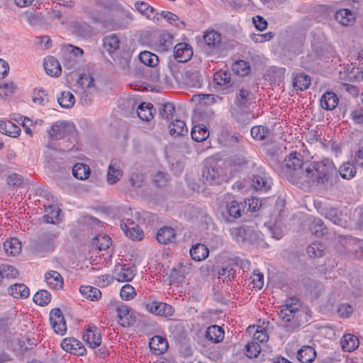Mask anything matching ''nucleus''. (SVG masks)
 <instances>
[{"instance_id": "1", "label": "nucleus", "mask_w": 363, "mask_h": 363, "mask_svg": "<svg viewBox=\"0 0 363 363\" xmlns=\"http://www.w3.org/2000/svg\"><path fill=\"white\" fill-rule=\"evenodd\" d=\"M284 163L287 179L301 188H308L315 183L328 187L339 179L336 167L329 159L313 162L304 160L301 153L294 152L286 157Z\"/></svg>"}, {"instance_id": "2", "label": "nucleus", "mask_w": 363, "mask_h": 363, "mask_svg": "<svg viewBox=\"0 0 363 363\" xmlns=\"http://www.w3.org/2000/svg\"><path fill=\"white\" fill-rule=\"evenodd\" d=\"M279 318L285 323V328L287 331L292 332L302 325L308 322L310 315L306 309L300 308V304L296 301H287L282 306L278 313Z\"/></svg>"}, {"instance_id": "3", "label": "nucleus", "mask_w": 363, "mask_h": 363, "mask_svg": "<svg viewBox=\"0 0 363 363\" xmlns=\"http://www.w3.org/2000/svg\"><path fill=\"white\" fill-rule=\"evenodd\" d=\"M87 14L94 22L110 30H115L121 27L117 17L112 11V4L109 0H97L95 8L87 11Z\"/></svg>"}, {"instance_id": "4", "label": "nucleus", "mask_w": 363, "mask_h": 363, "mask_svg": "<svg viewBox=\"0 0 363 363\" xmlns=\"http://www.w3.org/2000/svg\"><path fill=\"white\" fill-rule=\"evenodd\" d=\"M254 102L252 94L245 88L238 90L234 106L230 108L232 116L238 121H244L249 111L250 105Z\"/></svg>"}, {"instance_id": "5", "label": "nucleus", "mask_w": 363, "mask_h": 363, "mask_svg": "<svg viewBox=\"0 0 363 363\" xmlns=\"http://www.w3.org/2000/svg\"><path fill=\"white\" fill-rule=\"evenodd\" d=\"M230 235L238 243L243 245L253 244L259 238V233L247 225L230 228Z\"/></svg>"}, {"instance_id": "6", "label": "nucleus", "mask_w": 363, "mask_h": 363, "mask_svg": "<svg viewBox=\"0 0 363 363\" xmlns=\"http://www.w3.org/2000/svg\"><path fill=\"white\" fill-rule=\"evenodd\" d=\"M203 179L210 184H221L228 180V176L224 169L219 165L206 167L202 172Z\"/></svg>"}, {"instance_id": "7", "label": "nucleus", "mask_w": 363, "mask_h": 363, "mask_svg": "<svg viewBox=\"0 0 363 363\" xmlns=\"http://www.w3.org/2000/svg\"><path fill=\"white\" fill-rule=\"evenodd\" d=\"M203 48L209 54L217 53L222 48L221 34L215 30L206 32L203 35Z\"/></svg>"}, {"instance_id": "8", "label": "nucleus", "mask_w": 363, "mask_h": 363, "mask_svg": "<svg viewBox=\"0 0 363 363\" xmlns=\"http://www.w3.org/2000/svg\"><path fill=\"white\" fill-rule=\"evenodd\" d=\"M73 124L66 121H56L47 130L49 138L57 140L65 137L74 130Z\"/></svg>"}, {"instance_id": "9", "label": "nucleus", "mask_w": 363, "mask_h": 363, "mask_svg": "<svg viewBox=\"0 0 363 363\" xmlns=\"http://www.w3.org/2000/svg\"><path fill=\"white\" fill-rule=\"evenodd\" d=\"M136 274V268L130 264H118L113 271V278L118 282H128L133 280Z\"/></svg>"}, {"instance_id": "10", "label": "nucleus", "mask_w": 363, "mask_h": 363, "mask_svg": "<svg viewBox=\"0 0 363 363\" xmlns=\"http://www.w3.org/2000/svg\"><path fill=\"white\" fill-rule=\"evenodd\" d=\"M82 337L86 345L92 349L99 347L101 342V331L94 325H88L86 327Z\"/></svg>"}, {"instance_id": "11", "label": "nucleus", "mask_w": 363, "mask_h": 363, "mask_svg": "<svg viewBox=\"0 0 363 363\" xmlns=\"http://www.w3.org/2000/svg\"><path fill=\"white\" fill-rule=\"evenodd\" d=\"M50 323L55 333L63 335L67 331V325L60 309L56 308L50 313Z\"/></svg>"}, {"instance_id": "12", "label": "nucleus", "mask_w": 363, "mask_h": 363, "mask_svg": "<svg viewBox=\"0 0 363 363\" xmlns=\"http://www.w3.org/2000/svg\"><path fill=\"white\" fill-rule=\"evenodd\" d=\"M145 307L151 313L164 317H169L174 313V309L171 305L157 301H149Z\"/></svg>"}, {"instance_id": "13", "label": "nucleus", "mask_w": 363, "mask_h": 363, "mask_svg": "<svg viewBox=\"0 0 363 363\" xmlns=\"http://www.w3.org/2000/svg\"><path fill=\"white\" fill-rule=\"evenodd\" d=\"M62 348L66 352L82 356L86 353V349L84 345L78 340L69 337L65 338L62 341Z\"/></svg>"}, {"instance_id": "14", "label": "nucleus", "mask_w": 363, "mask_h": 363, "mask_svg": "<svg viewBox=\"0 0 363 363\" xmlns=\"http://www.w3.org/2000/svg\"><path fill=\"white\" fill-rule=\"evenodd\" d=\"M118 321L123 327L133 325L135 322V317L133 315L130 308L125 304H121L117 307Z\"/></svg>"}, {"instance_id": "15", "label": "nucleus", "mask_w": 363, "mask_h": 363, "mask_svg": "<svg viewBox=\"0 0 363 363\" xmlns=\"http://www.w3.org/2000/svg\"><path fill=\"white\" fill-rule=\"evenodd\" d=\"M193 55L191 47L185 43H178L174 48V57L179 62H185Z\"/></svg>"}, {"instance_id": "16", "label": "nucleus", "mask_w": 363, "mask_h": 363, "mask_svg": "<svg viewBox=\"0 0 363 363\" xmlns=\"http://www.w3.org/2000/svg\"><path fill=\"white\" fill-rule=\"evenodd\" d=\"M251 185L256 190L267 191L271 187L269 178L265 172L259 171L252 175Z\"/></svg>"}, {"instance_id": "17", "label": "nucleus", "mask_w": 363, "mask_h": 363, "mask_svg": "<svg viewBox=\"0 0 363 363\" xmlns=\"http://www.w3.org/2000/svg\"><path fill=\"white\" fill-rule=\"evenodd\" d=\"M157 240L163 245H167L175 242L176 233L173 228L164 226L160 228L156 234Z\"/></svg>"}, {"instance_id": "18", "label": "nucleus", "mask_w": 363, "mask_h": 363, "mask_svg": "<svg viewBox=\"0 0 363 363\" xmlns=\"http://www.w3.org/2000/svg\"><path fill=\"white\" fill-rule=\"evenodd\" d=\"M122 176L121 162L116 159L112 160L109 164L107 172V182L110 184L116 183Z\"/></svg>"}, {"instance_id": "19", "label": "nucleus", "mask_w": 363, "mask_h": 363, "mask_svg": "<svg viewBox=\"0 0 363 363\" xmlns=\"http://www.w3.org/2000/svg\"><path fill=\"white\" fill-rule=\"evenodd\" d=\"M149 347L155 354H161L167 351L168 342L165 337L155 335L150 339Z\"/></svg>"}, {"instance_id": "20", "label": "nucleus", "mask_w": 363, "mask_h": 363, "mask_svg": "<svg viewBox=\"0 0 363 363\" xmlns=\"http://www.w3.org/2000/svg\"><path fill=\"white\" fill-rule=\"evenodd\" d=\"M44 68L46 73L52 77H58L62 73L59 61L52 56H49L45 59Z\"/></svg>"}, {"instance_id": "21", "label": "nucleus", "mask_w": 363, "mask_h": 363, "mask_svg": "<svg viewBox=\"0 0 363 363\" xmlns=\"http://www.w3.org/2000/svg\"><path fill=\"white\" fill-rule=\"evenodd\" d=\"M45 280L48 286L52 289H60L63 286V279L57 271L51 270L45 273Z\"/></svg>"}, {"instance_id": "22", "label": "nucleus", "mask_w": 363, "mask_h": 363, "mask_svg": "<svg viewBox=\"0 0 363 363\" xmlns=\"http://www.w3.org/2000/svg\"><path fill=\"white\" fill-rule=\"evenodd\" d=\"M339 99L337 95L331 91H327L322 96L320 104V106L328 111L333 110L338 104Z\"/></svg>"}, {"instance_id": "23", "label": "nucleus", "mask_w": 363, "mask_h": 363, "mask_svg": "<svg viewBox=\"0 0 363 363\" xmlns=\"http://www.w3.org/2000/svg\"><path fill=\"white\" fill-rule=\"evenodd\" d=\"M335 20L340 24L344 26H349L354 23L355 21V15L349 9H340L337 11L335 16Z\"/></svg>"}, {"instance_id": "24", "label": "nucleus", "mask_w": 363, "mask_h": 363, "mask_svg": "<svg viewBox=\"0 0 363 363\" xmlns=\"http://www.w3.org/2000/svg\"><path fill=\"white\" fill-rule=\"evenodd\" d=\"M205 336L211 342L218 343L224 338V330L218 325H211L207 328Z\"/></svg>"}, {"instance_id": "25", "label": "nucleus", "mask_w": 363, "mask_h": 363, "mask_svg": "<svg viewBox=\"0 0 363 363\" xmlns=\"http://www.w3.org/2000/svg\"><path fill=\"white\" fill-rule=\"evenodd\" d=\"M315 349L308 345L303 346L297 352V358L301 363H311L315 359Z\"/></svg>"}, {"instance_id": "26", "label": "nucleus", "mask_w": 363, "mask_h": 363, "mask_svg": "<svg viewBox=\"0 0 363 363\" xmlns=\"http://www.w3.org/2000/svg\"><path fill=\"white\" fill-rule=\"evenodd\" d=\"M4 250L7 255L16 256L21 252V242L16 238L8 239L4 243Z\"/></svg>"}, {"instance_id": "27", "label": "nucleus", "mask_w": 363, "mask_h": 363, "mask_svg": "<svg viewBox=\"0 0 363 363\" xmlns=\"http://www.w3.org/2000/svg\"><path fill=\"white\" fill-rule=\"evenodd\" d=\"M340 344L345 352H350L358 348L359 342L354 335L346 334L342 337Z\"/></svg>"}, {"instance_id": "28", "label": "nucleus", "mask_w": 363, "mask_h": 363, "mask_svg": "<svg viewBox=\"0 0 363 363\" xmlns=\"http://www.w3.org/2000/svg\"><path fill=\"white\" fill-rule=\"evenodd\" d=\"M8 291L15 298H26L30 295V290L24 284H12Z\"/></svg>"}, {"instance_id": "29", "label": "nucleus", "mask_w": 363, "mask_h": 363, "mask_svg": "<svg viewBox=\"0 0 363 363\" xmlns=\"http://www.w3.org/2000/svg\"><path fill=\"white\" fill-rule=\"evenodd\" d=\"M208 247L201 243L194 245L190 249V255L191 258L195 261H201L205 259L208 256Z\"/></svg>"}, {"instance_id": "30", "label": "nucleus", "mask_w": 363, "mask_h": 363, "mask_svg": "<svg viewBox=\"0 0 363 363\" xmlns=\"http://www.w3.org/2000/svg\"><path fill=\"white\" fill-rule=\"evenodd\" d=\"M131 227L128 226L125 223L121 224V227L126 236L132 240H141L143 237V230L138 225L133 223H131Z\"/></svg>"}, {"instance_id": "31", "label": "nucleus", "mask_w": 363, "mask_h": 363, "mask_svg": "<svg viewBox=\"0 0 363 363\" xmlns=\"http://www.w3.org/2000/svg\"><path fill=\"white\" fill-rule=\"evenodd\" d=\"M54 235L46 234L42 236L36 244V250L38 252H51L53 250Z\"/></svg>"}, {"instance_id": "32", "label": "nucleus", "mask_w": 363, "mask_h": 363, "mask_svg": "<svg viewBox=\"0 0 363 363\" xmlns=\"http://www.w3.org/2000/svg\"><path fill=\"white\" fill-rule=\"evenodd\" d=\"M318 211L322 216L330 220L334 224L340 225L341 218L338 215L337 208L333 207H323L318 208Z\"/></svg>"}, {"instance_id": "33", "label": "nucleus", "mask_w": 363, "mask_h": 363, "mask_svg": "<svg viewBox=\"0 0 363 363\" xmlns=\"http://www.w3.org/2000/svg\"><path fill=\"white\" fill-rule=\"evenodd\" d=\"M169 133L171 135L178 137L188 133L186 123L182 120H175L169 125Z\"/></svg>"}, {"instance_id": "34", "label": "nucleus", "mask_w": 363, "mask_h": 363, "mask_svg": "<svg viewBox=\"0 0 363 363\" xmlns=\"http://www.w3.org/2000/svg\"><path fill=\"white\" fill-rule=\"evenodd\" d=\"M79 291L85 298L92 301H98L101 297V291L91 286H82Z\"/></svg>"}, {"instance_id": "35", "label": "nucleus", "mask_w": 363, "mask_h": 363, "mask_svg": "<svg viewBox=\"0 0 363 363\" xmlns=\"http://www.w3.org/2000/svg\"><path fill=\"white\" fill-rule=\"evenodd\" d=\"M0 132L13 138L20 135L21 128L13 122L8 121L0 123Z\"/></svg>"}, {"instance_id": "36", "label": "nucleus", "mask_w": 363, "mask_h": 363, "mask_svg": "<svg viewBox=\"0 0 363 363\" xmlns=\"http://www.w3.org/2000/svg\"><path fill=\"white\" fill-rule=\"evenodd\" d=\"M103 45L104 49L111 54L119 48L120 40L116 34H111L103 39Z\"/></svg>"}, {"instance_id": "37", "label": "nucleus", "mask_w": 363, "mask_h": 363, "mask_svg": "<svg viewBox=\"0 0 363 363\" xmlns=\"http://www.w3.org/2000/svg\"><path fill=\"white\" fill-rule=\"evenodd\" d=\"M191 135L194 140L202 142L208 138L209 131L204 125L199 124L192 128Z\"/></svg>"}, {"instance_id": "38", "label": "nucleus", "mask_w": 363, "mask_h": 363, "mask_svg": "<svg viewBox=\"0 0 363 363\" xmlns=\"http://www.w3.org/2000/svg\"><path fill=\"white\" fill-rule=\"evenodd\" d=\"M152 108L150 103H141L137 109L138 117L143 121H149L153 118Z\"/></svg>"}, {"instance_id": "39", "label": "nucleus", "mask_w": 363, "mask_h": 363, "mask_svg": "<svg viewBox=\"0 0 363 363\" xmlns=\"http://www.w3.org/2000/svg\"><path fill=\"white\" fill-rule=\"evenodd\" d=\"M311 84V79L308 75L304 73H298L294 78V86L301 91L305 90L309 87Z\"/></svg>"}, {"instance_id": "40", "label": "nucleus", "mask_w": 363, "mask_h": 363, "mask_svg": "<svg viewBox=\"0 0 363 363\" xmlns=\"http://www.w3.org/2000/svg\"><path fill=\"white\" fill-rule=\"evenodd\" d=\"M111 244V238L104 234H99L92 239V245L99 250L108 249Z\"/></svg>"}, {"instance_id": "41", "label": "nucleus", "mask_w": 363, "mask_h": 363, "mask_svg": "<svg viewBox=\"0 0 363 363\" xmlns=\"http://www.w3.org/2000/svg\"><path fill=\"white\" fill-rule=\"evenodd\" d=\"M90 169L88 165L82 163H77L72 167V174L78 179H85L89 177Z\"/></svg>"}, {"instance_id": "42", "label": "nucleus", "mask_w": 363, "mask_h": 363, "mask_svg": "<svg viewBox=\"0 0 363 363\" xmlns=\"http://www.w3.org/2000/svg\"><path fill=\"white\" fill-rule=\"evenodd\" d=\"M60 106L64 108H72L75 102L74 96L70 91H62L57 98Z\"/></svg>"}, {"instance_id": "43", "label": "nucleus", "mask_w": 363, "mask_h": 363, "mask_svg": "<svg viewBox=\"0 0 363 363\" xmlns=\"http://www.w3.org/2000/svg\"><path fill=\"white\" fill-rule=\"evenodd\" d=\"M310 229L313 234L317 236H323L328 233V228L319 218H315L311 223Z\"/></svg>"}, {"instance_id": "44", "label": "nucleus", "mask_w": 363, "mask_h": 363, "mask_svg": "<svg viewBox=\"0 0 363 363\" xmlns=\"http://www.w3.org/2000/svg\"><path fill=\"white\" fill-rule=\"evenodd\" d=\"M252 137L257 140H262L268 138L271 133L270 130L263 125H256L251 128Z\"/></svg>"}, {"instance_id": "45", "label": "nucleus", "mask_w": 363, "mask_h": 363, "mask_svg": "<svg viewBox=\"0 0 363 363\" xmlns=\"http://www.w3.org/2000/svg\"><path fill=\"white\" fill-rule=\"evenodd\" d=\"M138 57L142 63L149 67H154L158 63V57L148 51L141 52Z\"/></svg>"}, {"instance_id": "46", "label": "nucleus", "mask_w": 363, "mask_h": 363, "mask_svg": "<svg viewBox=\"0 0 363 363\" xmlns=\"http://www.w3.org/2000/svg\"><path fill=\"white\" fill-rule=\"evenodd\" d=\"M60 209L53 206H50L46 210V214L43 217V221L47 223H55L60 220Z\"/></svg>"}, {"instance_id": "47", "label": "nucleus", "mask_w": 363, "mask_h": 363, "mask_svg": "<svg viewBox=\"0 0 363 363\" xmlns=\"http://www.w3.org/2000/svg\"><path fill=\"white\" fill-rule=\"evenodd\" d=\"M242 212H244V205L241 202L233 201L228 205V213L233 218H240Z\"/></svg>"}, {"instance_id": "48", "label": "nucleus", "mask_w": 363, "mask_h": 363, "mask_svg": "<svg viewBox=\"0 0 363 363\" xmlns=\"http://www.w3.org/2000/svg\"><path fill=\"white\" fill-rule=\"evenodd\" d=\"M51 301V294L47 290H39L33 296V301L39 306L48 305Z\"/></svg>"}, {"instance_id": "49", "label": "nucleus", "mask_w": 363, "mask_h": 363, "mask_svg": "<svg viewBox=\"0 0 363 363\" xmlns=\"http://www.w3.org/2000/svg\"><path fill=\"white\" fill-rule=\"evenodd\" d=\"M339 173L343 179H350L354 177L356 168L350 162L344 163L340 167Z\"/></svg>"}, {"instance_id": "50", "label": "nucleus", "mask_w": 363, "mask_h": 363, "mask_svg": "<svg viewBox=\"0 0 363 363\" xmlns=\"http://www.w3.org/2000/svg\"><path fill=\"white\" fill-rule=\"evenodd\" d=\"M324 245L318 242H314L307 248V253L311 257H320L323 255Z\"/></svg>"}, {"instance_id": "51", "label": "nucleus", "mask_w": 363, "mask_h": 363, "mask_svg": "<svg viewBox=\"0 0 363 363\" xmlns=\"http://www.w3.org/2000/svg\"><path fill=\"white\" fill-rule=\"evenodd\" d=\"M261 352V347L257 342L252 341L245 345V354L249 358L257 357Z\"/></svg>"}, {"instance_id": "52", "label": "nucleus", "mask_w": 363, "mask_h": 363, "mask_svg": "<svg viewBox=\"0 0 363 363\" xmlns=\"http://www.w3.org/2000/svg\"><path fill=\"white\" fill-rule=\"evenodd\" d=\"M235 270L232 265L223 267L218 271V278L222 279L223 281H230L234 278Z\"/></svg>"}, {"instance_id": "53", "label": "nucleus", "mask_w": 363, "mask_h": 363, "mask_svg": "<svg viewBox=\"0 0 363 363\" xmlns=\"http://www.w3.org/2000/svg\"><path fill=\"white\" fill-rule=\"evenodd\" d=\"M174 113V106L172 103L161 104L159 108V113L164 119L169 120Z\"/></svg>"}, {"instance_id": "54", "label": "nucleus", "mask_w": 363, "mask_h": 363, "mask_svg": "<svg viewBox=\"0 0 363 363\" xmlns=\"http://www.w3.org/2000/svg\"><path fill=\"white\" fill-rule=\"evenodd\" d=\"M120 295L122 299L129 301L135 298L136 291L133 286L127 284L121 288Z\"/></svg>"}, {"instance_id": "55", "label": "nucleus", "mask_w": 363, "mask_h": 363, "mask_svg": "<svg viewBox=\"0 0 363 363\" xmlns=\"http://www.w3.org/2000/svg\"><path fill=\"white\" fill-rule=\"evenodd\" d=\"M33 101L35 104L44 106L48 101V97L44 89L34 90Z\"/></svg>"}, {"instance_id": "56", "label": "nucleus", "mask_w": 363, "mask_h": 363, "mask_svg": "<svg viewBox=\"0 0 363 363\" xmlns=\"http://www.w3.org/2000/svg\"><path fill=\"white\" fill-rule=\"evenodd\" d=\"M213 80L218 85H228L230 82V74L227 72H216L214 74Z\"/></svg>"}, {"instance_id": "57", "label": "nucleus", "mask_w": 363, "mask_h": 363, "mask_svg": "<svg viewBox=\"0 0 363 363\" xmlns=\"http://www.w3.org/2000/svg\"><path fill=\"white\" fill-rule=\"evenodd\" d=\"M268 340L269 335L267 330L264 328L258 327L253 334V341L257 342L258 343H263L267 342Z\"/></svg>"}, {"instance_id": "58", "label": "nucleus", "mask_w": 363, "mask_h": 363, "mask_svg": "<svg viewBox=\"0 0 363 363\" xmlns=\"http://www.w3.org/2000/svg\"><path fill=\"white\" fill-rule=\"evenodd\" d=\"M252 287L261 289L264 285V275L258 271L255 270L250 277Z\"/></svg>"}, {"instance_id": "59", "label": "nucleus", "mask_w": 363, "mask_h": 363, "mask_svg": "<svg viewBox=\"0 0 363 363\" xmlns=\"http://www.w3.org/2000/svg\"><path fill=\"white\" fill-rule=\"evenodd\" d=\"M227 141L228 143V145L230 146L242 148L244 147V138L239 134L228 135Z\"/></svg>"}, {"instance_id": "60", "label": "nucleus", "mask_w": 363, "mask_h": 363, "mask_svg": "<svg viewBox=\"0 0 363 363\" xmlns=\"http://www.w3.org/2000/svg\"><path fill=\"white\" fill-rule=\"evenodd\" d=\"M233 69L240 75L245 76L248 74L250 67L247 63L244 60H240L235 62Z\"/></svg>"}, {"instance_id": "61", "label": "nucleus", "mask_w": 363, "mask_h": 363, "mask_svg": "<svg viewBox=\"0 0 363 363\" xmlns=\"http://www.w3.org/2000/svg\"><path fill=\"white\" fill-rule=\"evenodd\" d=\"M274 37L273 32H268L264 34H253L251 36L252 40L257 43L269 41Z\"/></svg>"}, {"instance_id": "62", "label": "nucleus", "mask_w": 363, "mask_h": 363, "mask_svg": "<svg viewBox=\"0 0 363 363\" xmlns=\"http://www.w3.org/2000/svg\"><path fill=\"white\" fill-rule=\"evenodd\" d=\"M15 85L13 82H7L0 85V96L1 97H6L13 93L15 90Z\"/></svg>"}, {"instance_id": "63", "label": "nucleus", "mask_w": 363, "mask_h": 363, "mask_svg": "<svg viewBox=\"0 0 363 363\" xmlns=\"http://www.w3.org/2000/svg\"><path fill=\"white\" fill-rule=\"evenodd\" d=\"M64 65L67 67L69 70H74L77 68L78 61L73 57L72 55L63 54Z\"/></svg>"}, {"instance_id": "64", "label": "nucleus", "mask_w": 363, "mask_h": 363, "mask_svg": "<svg viewBox=\"0 0 363 363\" xmlns=\"http://www.w3.org/2000/svg\"><path fill=\"white\" fill-rule=\"evenodd\" d=\"M152 180L154 184L158 186H164L168 182L167 174L163 172H157L154 175Z\"/></svg>"}]
</instances>
